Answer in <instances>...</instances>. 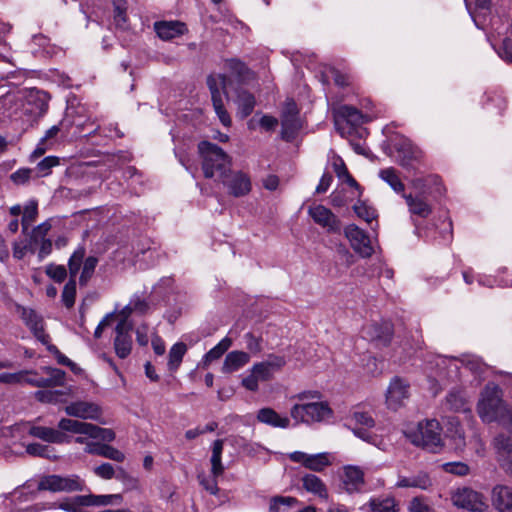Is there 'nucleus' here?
Here are the masks:
<instances>
[{"instance_id": "16", "label": "nucleus", "mask_w": 512, "mask_h": 512, "mask_svg": "<svg viewBox=\"0 0 512 512\" xmlns=\"http://www.w3.org/2000/svg\"><path fill=\"white\" fill-rule=\"evenodd\" d=\"M308 214L316 224L324 228L327 232H340L341 222L339 218L327 207L320 204L310 206Z\"/></svg>"}, {"instance_id": "40", "label": "nucleus", "mask_w": 512, "mask_h": 512, "mask_svg": "<svg viewBox=\"0 0 512 512\" xmlns=\"http://www.w3.org/2000/svg\"><path fill=\"white\" fill-rule=\"evenodd\" d=\"M461 365L463 369V375L466 372H470L475 376H480L486 369V366L482 361L474 355H465L461 358Z\"/></svg>"}, {"instance_id": "5", "label": "nucleus", "mask_w": 512, "mask_h": 512, "mask_svg": "<svg viewBox=\"0 0 512 512\" xmlns=\"http://www.w3.org/2000/svg\"><path fill=\"white\" fill-rule=\"evenodd\" d=\"M440 423L435 419L419 422L417 430L408 435L410 441L431 452L439 451L443 446Z\"/></svg>"}, {"instance_id": "28", "label": "nucleus", "mask_w": 512, "mask_h": 512, "mask_svg": "<svg viewBox=\"0 0 512 512\" xmlns=\"http://www.w3.org/2000/svg\"><path fill=\"white\" fill-rule=\"evenodd\" d=\"M94 473L105 480L112 479L116 477L117 479L128 481L132 487L137 488L138 487V479L130 476L125 470L122 468L119 469L118 473L116 474L113 466L110 463H103L100 466H97L94 468Z\"/></svg>"}, {"instance_id": "50", "label": "nucleus", "mask_w": 512, "mask_h": 512, "mask_svg": "<svg viewBox=\"0 0 512 512\" xmlns=\"http://www.w3.org/2000/svg\"><path fill=\"white\" fill-rule=\"evenodd\" d=\"M297 502L296 498L290 496H275L270 500V512H284L282 507H290Z\"/></svg>"}, {"instance_id": "43", "label": "nucleus", "mask_w": 512, "mask_h": 512, "mask_svg": "<svg viewBox=\"0 0 512 512\" xmlns=\"http://www.w3.org/2000/svg\"><path fill=\"white\" fill-rule=\"evenodd\" d=\"M187 351V347L184 343H175L169 351L168 369L170 371H176L180 366L182 359Z\"/></svg>"}, {"instance_id": "39", "label": "nucleus", "mask_w": 512, "mask_h": 512, "mask_svg": "<svg viewBox=\"0 0 512 512\" xmlns=\"http://www.w3.org/2000/svg\"><path fill=\"white\" fill-rule=\"evenodd\" d=\"M368 506V512H397V505L392 497L373 498Z\"/></svg>"}, {"instance_id": "17", "label": "nucleus", "mask_w": 512, "mask_h": 512, "mask_svg": "<svg viewBox=\"0 0 512 512\" xmlns=\"http://www.w3.org/2000/svg\"><path fill=\"white\" fill-rule=\"evenodd\" d=\"M132 324L126 322L125 319L119 320L115 328L114 350L116 355L121 358H127L132 350L131 332Z\"/></svg>"}, {"instance_id": "21", "label": "nucleus", "mask_w": 512, "mask_h": 512, "mask_svg": "<svg viewBox=\"0 0 512 512\" xmlns=\"http://www.w3.org/2000/svg\"><path fill=\"white\" fill-rule=\"evenodd\" d=\"M334 117L338 130H340V121H345L351 126L357 127L373 119L372 115L363 114L358 109L348 105L339 106L334 112Z\"/></svg>"}, {"instance_id": "22", "label": "nucleus", "mask_w": 512, "mask_h": 512, "mask_svg": "<svg viewBox=\"0 0 512 512\" xmlns=\"http://www.w3.org/2000/svg\"><path fill=\"white\" fill-rule=\"evenodd\" d=\"M363 334L371 341L386 345L393 334L392 324L389 321L372 322L363 328Z\"/></svg>"}, {"instance_id": "32", "label": "nucleus", "mask_w": 512, "mask_h": 512, "mask_svg": "<svg viewBox=\"0 0 512 512\" xmlns=\"http://www.w3.org/2000/svg\"><path fill=\"white\" fill-rule=\"evenodd\" d=\"M403 197L412 215L427 218L432 213L431 205L424 198L412 194H403Z\"/></svg>"}, {"instance_id": "19", "label": "nucleus", "mask_w": 512, "mask_h": 512, "mask_svg": "<svg viewBox=\"0 0 512 512\" xmlns=\"http://www.w3.org/2000/svg\"><path fill=\"white\" fill-rule=\"evenodd\" d=\"M409 397V384L404 380L395 377L390 382L386 392V403L388 408L397 410Z\"/></svg>"}, {"instance_id": "15", "label": "nucleus", "mask_w": 512, "mask_h": 512, "mask_svg": "<svg viewBox=\"0 0 512 512\" xmlns=\"http://www.w3.org/2000/svg\"><path fill=\"white\" fill-rule=\"evenodd\" d=\"M234 197L247 195L251 190V180L249 176L241 171H226L223 177L218 178Z\"/></svg>"}, {"instance_id": "47", "label": "nucleus", "mask_w": 512, "mask_h": 512, "mask_svg": "<svg viewBox=\"0 0 512 512\" xmlns=\"http://www.w3.org/2000/svg\"><path fill=\"white\" fill-rule=\"evenodd\" d=\"M37 203L36 202H29L23 209V216H22V231L23 233H26L30 227V225L35 221L37 217Z\"/></svg>"}, {"instance_id": "37", "label": "nucleus", "mask_w": 512, "mask_h": 512, "mask_svg": "<svg viewBox=\"0 0 512 512\" xmlns=\"http://www.w3.org/2000/svg\"><path fill=\"white\" fill-rule=\"evenodd\" d=\"M282 131L281 136L284 140L290 141L301 128V121L298 115L282 116Z\"/></svg>"}, {"instance_id": "57", "label": "nucleus", "mask_w": 512, "mask_h": 512, "mask_svg": "<svg viewBox=\"0 0 512 512\" xmlns=\"http://www.w3.org/2000/svg\"><path fill=\"white\" fill-rule=\"evenodd\" d=\"M101 456L116 462H123L125 460V454L110 445H103Z\"/></svg>"}, {"instance_id": "34", "label": "nucleus", "mask_w": 512, "mask_h": 512, "mask_svg": "<svg viewBox=\"0 0 512 512\" xmlns=\"http://www.w3.org/2000/svg\"><path fill=\"white\" fill-rule=\"evenodd\" d=\"M445 434L453 441L456 450H463L466 445L464 431L456 417L448 418Z\"/></svg>"}, {"instance_id": "30", "label": "nucleus", "mask_w": 512, "mask_h": 512, "mask_svg": "<svg viewBox=\"0 0 512 512\" xmlns=\"http://www.w3.org/2000/svg\"><path fill=\"white\" fill-rule=\"evenodd\" d=\"M250 361V355L243 351H231L229 352L223 362L221 371L224 374H230L238 371L244 367Z\"/></svg>"}, {"instance_id": "10", "label": "nucleus", "mask_w": 512, "mask_h": 512, "mask_svg": "<svg viewBox=\"0 0 512 512\" xmlns=\"http://www.w3.org/2000/svg\"><path fill=\"white\" fill-rule=\"evenodd\" d=\"M86 254V250L83 246H79L70 256L68 260V269L70 279L65 284L62 291V302L66 308H72L76 298V281L75 278L80 271V267L83 261V257Z\"/></svg>"}, {"instance_id": "60", "label": "nucleus", "mask_w": 512, "mask_h": 512, "mask_svg": "<svg viewBox=\"0 0 512 512\" xmlns=\"http://www.w3.org/2000/svg\"><path fill=\"white\" fill-rule=\"evenodd\" d=\"M31 170L28 168H22L17 170L16 172L12 173L10 178L11 180L17 184L22 185L28 182L30 179Z\"/></svg>"}, {"instance_id": "55", "label": "nucleus", "mask_w": 512, "mask_h": 512, "mask_svg": "<svg viewBox=\"0 0 512 512\" xmlns=\"http://www.w3.org/2000/svg\"><path fill=\"white\" fill-rule=\"evenodd\" d=\"M334 170H335L337 176L340 179H343L344 181H346L350 186H355V187L358 186L357 182L349 174L344 162L341 159H340L339 163H337V162L334 163Z\"/></svg>"}, {"instance_id": "1", "label": "nucleus", "mask_w": 512, "mask_h": 512, "mask_svg": "<svg viewBox=\"0 0 512 512\" xmlns=\"http://www.w3.org/2000/svg\"><path fill=\"white\" fill-rule=\"evenodd\" d=\"M297 402L290 409V416L296 424L311 425L328 421L333 417V410L325 401H319L316 391H304L293 397Z\"/></svg>"}, {"instance_id": "62", "label": "nucleus", "mask_w": 512, "mask_h": 512, "mask_svg": "<svg viewBox=\"0 0 512 512\" xmlns=\"http://www.w3.org/2000/svg\"><path fill=\"white\" fill-rule=\"evenodd\" d=\"M0 382L5 384H22V371L0 374Z\"/></svg>"}, {"instance_id": "56", "label": "nucleus", "mask_w": 512, "mask_h": 512, "mask_svg": "<svg viewBox=\"0 0 512 512\" xmlns=\"http://www.w3.org/2000/svg\"><path fill=\"white\" fill-rule=\"evenodd\" d=\"M217 478L218 477H214L212 475L209 478L205 477L204 475L198 476L200 484L207 492H209L212 495H217L219 492Z\"/></svg>"}, {"instance_id": "45", "label": "nucleus", "mask_w": 512, "mask_h": 512, "mask_svg": "<svg viewBox=\"0 0 512 512\" xmlns=\"http://www.w3.org/2000/svg\"><path fill=\"white\" fill-rule=\"evenodd\" d=\"M97 264H98L97 257H95V256H89L86 258H85V256L83 257V261H82V264L80 267V269L82 268V270H81V274L79 277V282L81 285H86L87 282L91 279V277L94 274Z\"/></svg>"}, {"instance_id": "51", "label": "nucleus", "mask_w": 512, "mask_h": 512, "mask_svg": "<svg viewBox=\"0 0 512 512\" xmlns=\"http://www.w3.org/2000/svg\"><path fill=\"white\" fill-rule=\"evenodd\" d=\"M494 447L501 457L509 456L512 453V442L509 437L498 435L494 439Z\"/></svg>"}, {"instance_id": "25", "label": "nucleus", "mask_w": 512, "mask_h": 512, "mask_svg": "<svg viewBox=\"0 0 512 512\" xmlns=\"http://www.w3.org/2000/svg\"><path fill=\"white\" fill-rule=\"evenodd\" d=\"M256 418L260 423L269 425L274 428L286 429L290 427L291 423L290 418L288 416L281 415L277 413L274 409L269 407L261 408L257 412Z\"/></svg>"}, {"instance_id": "3", "label": "nucleus", "mask_w": 512, "mask_h": 512, "mask_svg": "<svg viewBox=\"0 0 512 512\" xmlns=\"http://www.w3.org/2000/svg\"><path fill=\"white\" fill-rule=\"evenodd\" d=\"M198 150L202 158V169L206 178L223 177L229 171L230 157L216 144L208 141L199 143Z\"/></svg>"}, {"instance_id": "33", "label": "nucleus", "mask_w": 512, "mask_h": 512, "mask_svg": "<svg viewBox=\"0 0 512 512\" xmlns=\"http://www.w3.org/2000/svg\"><path fill=\"white\" fill-rule=\"evenodd\" d=\"M301 481L303 488L307 492L314 494L320 499L326 500L328 498L327 487L318 476L307 473L303 475Z\"/></svg>"}, {"instance_id": "64", "label": "nucleus", "mask_w": 512, "mask_h": 512, "mask_svg": "<svg viewBox=\"0 0 512 512\" xmlns=\"http://www.w3.org/2000/svg\"><path fill=\"white\" fill-rule=\"evenodd\" d=\"M33 242L34 241L31 240V242L29 244H25V245H22L20 243H14L13 256L17 259H22L26 255L27 251L34 252L33 247H32Z\"/></svg>"}, {"instance_id": "42", "label": "nucleus", "mask_w": 512, "mask_h": 512, "mask_svg": "<svg viewBox=\"0 0 512 512\" xmlns=\"http://www.w3.org/2000/svg\"><path fill=\"white\" fill-rule=\"evenodd\" d=\"M379 177L385 181L395 192H404V184L401 182L397 171L392 168H385L380 170Z\"/></svg>"}, {"instance_id": "58", "label": "nucleus", "mask_w": 512, "mask_h": 512, "mask_svg": "<svg viewBox=\"0 0 512 512\" xmlns=\"http://www.w3.org/2000/svg\"><path fill=\"white\" fill-rule=\"evenodd\" d=\"M226 67L231 73L238 77H244L247 72L246 65L237 59H229L226 61Z\"/></svg>"}, {"instance_id": "54", "label": "nucleus", "mask_w": 512, "mask_h": 512, "mask_svg": "<svg viewBox=\"0 0 512 512\" xmlns=\"http://www.w3.org/2000/svg\"><path fill=\"white\" fill-rule=\"evenodd\" d=\"M47 275L56 282H62L67 276L66 268L63 265L50 264L46 267Z\"/></svg>"}, {"instance_id": "7", "label": "nucleus", "mask_w": 512, "mask_h": 512, "mask_svg": "<svg viewBox=\"0 0 512 512\" xmlns=\"http://www.w3.org/2000/svg\"><path fill=\"white\" fill-rule=\"evenodd\" d=\"M65 372L52 367H42L40 372L33 370L22 371V384L32 387H56L64 385Z\"/></svg>"}, {"instance_id": "48", "label": "nucleus", "mask_w": 512, "mask_h": 512, "mask_svg": "<svg viewBox=\"0 0 512 512\" xmlns=\"http://www.w3.org/2000/svg\"><path fill=\"white\" fill-rule=\"evenodd\" d=\"M353 210L359 218L363 219L369 224H371L377 216L375 209L371 206H368L365 202H357L353 206Z\"/></svg>"}, {"instance_id": "12", "label": "nucleus", "mask_w": 512, "mask_h": 512, "mask_svg": "<svg viewBox=\"0 0 512 512\" xmlns=\"http://www.w3.org/2000/svg\"><path fill=\"white\" fill-rule=\"evenodd\" d=\"M114 499L121 500V496L119 494L81 495L60 503L59 508L67 512H79L81 506H106L112 504Z\"/></svg>"}, {"instance_id": "2", "label": "nucleus", "mask_w": 512, "mask_h": 512, "mask_svg": "<svg viewBox=\"0 0 512 512\" xmlns=\"http://www.w3.org/2000/svg\"><path fill=\"white\" fill-rule=\"evenodd\" d=\"M477 412L483 422L497 421L512 433V412L505 406L501 391L495 384H487L484 388Z\"/></svg>"}, {"instance_id": "6", "label": "nucleus", "mask_w": 512, "mask_h": 512, "mask_svg": "<svg viewBox=\"0 0 512 512\" xmlns=\"http://www.w3.org/2000/svg\"><path fill=\"white\" fill-rule=\"evenodd\" d=\"M59 431L70 432L73 434L86 435L92 439H99L102 441H113L115 433L111 429L102 428L97 425L79 421L71 418H62L58 422Z\"/></svg>"}, {"instance_id": "18", "label": "nucleus", "mask_w": 512, "mask_h": 512, "mask_svg": "<svg viewBox=\"0 0 512 512\" xmlns=\"http://www.w3.org/2000/svg\"><path fill=\"white\" fill-rule=\"evenodd\" d=\"M437 381H444L445 379L455 381L463 377V369L461 359L449 358L445 356H438L436 358Z\"/></svg>"}, {"instance_id": "13", "label": "nucleus", "mask_w": 512, "mask_h": 512, "mask_svg": "<svg viewBox=\"0 0 512 512\" xmlns=\"http://www.w3.org/2000/svg\"><path fill=\"white\" fill-rule=\"evenodd\" d=\"M344 235L350 242L352 249L363 258H369L374 249L368 234L355 224H349L344 229Z\"/></svg>"}, {"instance_id": "4", "label": "nucleus", "mask_w": 512, "mask_h": 512, "mask_svg": "<svg viewBox=\"0 0 512 512\" xmlns=\"http://www.w3.org/2000/svg\"><path fill=\"white\" fill-rule=\"evenodd\" d=\"M284 364L283 357L271 355L265 361L255 363L249 373L242 378L241 384L245 389L256 392L259 389V382L269 381Z\"/></svg>"}, {"instance_id": "36", "label": "nucleus", "mask_w": 512, "mask_h": 512, "mask_svg": "<svg viewBox=\"0 0 512 512\" xmlns=\"http://www.w3.org/2000/svg\"><path fill=\"white\" fill-rule=\"evenodd\" d=\"M238 107V115L240 118H246L249 116L256 104L254 96L244 90H240L237 92V97L235 100Z\"/></svg>"}, {"instance_id": "26", "label": "nucleus", "mask_w": 512, "mask_h": 512, "mask_svg": "<svg viewBox=\"0 0 512 512\" xmlns=\"http://www.w3.org/2000/svg\"><path fill=\"white\" fill-rule=\"evenodd\" d=\"M491 499L499 512H512V488L505 485H496L492 489Z\"/></svg>"}, {"instance_id": "9", "label": "nucleus", "mask_w": 512, "mask_h": 512, "mask_svg": "<svg viewBox=\"0 0 512 512\" xmlns=\"http://www.w3.org/2000/svg\"><path fill=\"white\" fill-rule=\"evenodd\" d=\"M39 490L51 492H77L85 489V481L78 475H47L41 478L38 484Z\"/></svg>"}, {"instance_id": "63", "label": "nucleus", "mask_w": 512, "mask_h": 512, "mask_svg": "<svg viewBox=\"0 0 512 512\" xmlns=\"http://www.w3.org/2000/svg\"><path fill=\"white\" fill-rule=\"evenodd\" d=\"M259 125L266 131H274L278 125V119L271 115H263L259 120Z\"/></svg>"}, {"instance_id": "49", "label": "nucleus", "mask_w": 512, "mask_h": 512, "mask_svg": "<svg viewBox=\"0 0 512 512\" xmlns=\"http://www.w3.org/2000/svg\"><path fill=\"white\" fill-rule=\"evenodd\" d=\"M59 165V158L56 156H47L42 159L36 166V171L39 177L48 176L52 168Z\"/></svg>"}, {"instance_id": "38", "label": "nucleus", "mask_w": 512, "mask_h": 512, "mask_svg": "<svg viewBox=\"0 0 512 512\" xmlns=\"http://www.w3.org/2000/svg\"><path fill=\"white\" fill-rule=\"evenodd\" d=\"M232 346V340L224 337L216 346L210 349L202 359L204 367H207L212 361L217 360Z\"/></svg>"}, {"instance_id": "35", "label": "nucleus", "mask_w": 512, "mask_h": 512, "mask_svg": "<svg viewBox=\"0 0 512 512\" xmlns=\"http://www.w3.org/2000/svg\"><path fill=\"white\" fill-rule=\"evenodd\" d=\"M224 441L217 439L212 444V455L210 458L211 462V475L214 477H220L225 471V467L222 463Z\"/></svg>"}, {"instance_id": "14", "label": "nucleus", "mask_w": 512, "mask_h": 512, "mask_svg": "<svg viewBox=\"0 0 512 512\" xmlns=\"http://www.w3.org/2000/svg\"><path fill=\"white\" fill-rule=\"evenodd\" d=\"M64 411L70 417L104 423L101 421L103 414L102 408L95 402L83 400L73 401L64 407Z\"/></svg>"}, {"instance_id": "27", "label": "nucleus", "mask_w": 512, "mask_h": 512, "mask_svg": "<svg viewBox=\"0 0 512 512\" xmlns=\"http://www.w3.org/2000/svg\"><path fill=\"white\" fill-rule=\"evenodd\" d=\"M21 318L30 328L35 337L45 342L46 334L44 333L43 319L32 309L21 307Z\"/></svg>"}, {"instance_id": "20", "label": "nucleus", "mask_w": 512, "mask_h": 512, "mask_svg": "<svg viewBox=\"0 0 512 512\" xmlns=\"http://www.w3.org/2000/svg\"><path fill=\"white\" fill-rule=\"evenodd\" d=\"M289 459L302 464L305 468L320 472L330 465L327 453L308 454L301 451H294L289 454Z\"/></svg>"}, {"instance_id": "53", "label": "nucleus", "mask_w": 512, "mask_h": 512, "mask_svg": "<svg viewBox=\"0 0 512 512\" xmlns=\"http://www.w3.org/2000/svg\"><path fill=\"white\" fill-rule=\"evenodd\" d=\"M443 469L451 474L465 476L469 473V466L463 462H448L443 464Z\"/></svg>"}, {"instance_id": "46", "label": "nucleus", "mask_w": 512, "mask_h": 512, "mask_svg": "<svg viewBox=\"0 0 512 512\" xmlns=\"http://www.w3.org/2000/svg\"><path fill=\"white\" fill-rule=\"evenodd\" d=\"M26 452L32 456L44 457L47 459H56L57 456L54 454V449L48 445L39 443H31L26 446Z\"/></svg>"}, {"instance_id": "44", "label": "nucleus", "mask_w": 512, "mask_h": 512, "mask_svg": "<svg viewBox=\"0 0 512 512\" xmlns=\"http://www.w3.org/2000/svg\"><path fill=\"white\" fill-rule=\"evenodd\" d=\"M114 6V24L117 28L125 30L128 28V19L126 15V0H113Z\"/></svg>"}, {"instance_id": "29", "label": "nucleus", "mask_w": 512, "mask_h": 512, "mask_svg": "<svg viewBox=\"0 0 512 512\" xmlns=\"http://www.w3.org/2000/svg\"><path fill=\"white\" fill-rule=\"evenodd\" d=\"M433 482L426 472H419L412 476H399L396 486L399 488H418L428 490Z\"/></svg>"}, {"instance_id": "52", "label": "nucleus", "mask_w": 512, "mask_h": 512, "mask_svg": "<svg viewBox=\"0 0 512 512\" xmlns=\"http://www.w3.org/2000/svg\"><path fill=\"white\" fill-rule=\"evenodd\" d=\"M351 421L365 428H372L375 424L374 419L369 413L358 410L352 413Z\"/></svg>"}, {"instance_id": "11", "label": "nucleus", "mask_w": 512, "mask_h": 512, "mask_svg": "<svg viewBox=\"0 0 512 512\" xmlns=\"http://www.w3.org/2000/svg\"><path fill=\"white\" fill-rule=\"evenodd\" d=\"M453 505L471 512H484L488 509L486 498L468 487L458 488L451 495Z\"/></svg>"}, {"instance_id": "59", "label": "nucleus", "mask_w": 512, "mask_h": 512, "mask_svg": "<svg viewBox=\"0 0 512 512\" xmlns=\"http://www.w3.org/2000/svg\"><path fill=\"white\" fill-rule=\"evenodd\" d=\"M410 512H434L423 497H415L409 503Z\"/></svg>"}, {"instance_id": "61", "label": "nucleus", "mask_w": 512, "mask_h": 512, "mask_svg": "<svg viewBox=\"0 0 512 512\" xmlns=\"http://www.w3.org/2000/svg\"><path fill=\"white\" fill-rule=\"evenodd\" d=\"M52 145H53V143H48V142L44 141L43 139H40V141L38 142L36 148L31 153L30 159L32 161H34L37 158L41 157L42 155L45 154V152L47 150H49L52 147Z\"/></svg>"}, {"instance_id": "8", "label": "nucleus", "mask_w": 512, "mask_h": 512, "mask_svg": "<svg viewBox=\"0 0 512 512\" xmlns=\"http://www.w3.org/2000/svg\"><path fill=\"white\" fill-rule=\"evenodd\" d=\"M207 85L211 92V98L215 113L225 127L231 126V118L224 108L222 95L228 96L227 77L225 75H211L207 78Z\"/></svg>"}, {"instance_id": "31", "label": "nucleus", "mask_w": 512, "mask_h": 512, "mask_svg": "<svg viewBox=\"0 0 512 512\" xmlns=\"http://www.w3.org/2000/svg\"><path fill=\"white\" fill-rule=\"evenodd\" d=\"M28 433L48 443L61 444L68 441L64 433L50 427L31 426Z\"/></svg>"}, {"instance_id": "24", "label": "nucleus", "mask_w": 512, "mask_h": 512, "mask_svg": "<svg viewBox=\"0 0 512 512\" xmlns=\"http://www.w3.org/2000/svg\"><path fill=\"white\" fill-rule=\"evenodd\" d=\"M154 30L160 39L168 41L183 35L187 28L180 21H157L154 23Z\"/></svg>"}, {"instance_id": "41", "label": "nucleus", "mask_w": 512, "mask_h": 512, "mask_svg": "<svg viewBox=\"0 0 512 512\" xmlns=\"http://www.w3.org/2000/svg\"><path fill=\"white\" fill-rule=\"evenodd\" d=\"M446 405L454 411H466V395L460 388H453L446 396Z\"/></svg>"}, {"instance_id": "23", "label": "nucleus", "mask_w": 512, "mask_h": 512, "mask_svg": "<svg viewBox=\"0 0 512 512\" xmlns=\"http://www.w3.org/2000/svg\"><path fill=\"white\" fill-rule=\"evenodd\" d=\"M343 488L353 493L359 491L364 484V472L358 466L347 465L343 467L341 476Z\"/></svg>"}]
</instances>
